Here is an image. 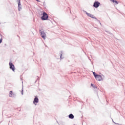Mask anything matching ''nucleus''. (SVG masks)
I'll use <instances>...</instances> for the list:
<instances>
[{
    "instance_id": "0eeeda50",
    "label": "nucleus",
    "mask_w": 125,
    "mask_h": 125,
    "mask_svg": "<svg viewBox=\"0 0 125 125\" xmlns=\"http://www.w3.org/2000/svg\"><path fill=\"white\" fill-rule=\"evenodd\" d=\"M86 14H87V16H89V17H91V18H94V19L95 18L94 16L92 15L91 14L86 13Z\"/></svg>"
},
{
    "instance_id": "f8f14e48",
    "label": "nucleus",
    "mask_w": 125,
    "mask_h": 125,
    "mask_svg": "<svg viewBox=\"0 0 125 125\" xmlns=\"http://www.w3.org/2000/svg\"><path fill=\"white\" fill-rule=\"evenodd\" d=\"M2 42V39H0V43H1Z\"/></svg>"
},
{
    "instance_id": "2eb2a0df",
    "label": "nucleus",
    "mask_w": 125,
    "mask_h": 125,
    "mask_svg": "<svg viewBox=\"0 0 125 125\" xmlns=\"http://www.w3.org/2000/svg\"><path fill=\"white\" fill-rule=\"evenodd\" d=\"M37 1H40V0H36Z\"/></svg>"
},
{
    "instance_id": "ddd939ff",
    "label": "nucleus",
    "mask_w": 125,
    "mask_h": 125,
    "mask_svg": "<svg viewBox=\"0 0 125 125\" xmlns=\"http://www.w3.org/2000/svg\"><path fill=\"white\" fill-rule=\"evenodd\" d=\"M93 87H94V88H96V86H93Z\"/></svg>"
},
{
    "instance_id": "20e7f679",
    "label": "nucleus",
    "mask_w": 125,
    "mask_h": 125,
    "mask_svg": "<svg viewBox=\"0 0 125 125\" xmlns=\"http://www.w3.org/2000/svg\"><path fill=\"white\" fill-rule=\"evenodd\" d=\"M9 66H10V69H11V70H12V71H15V67L14 66V65L13 64V63H12L11 62H10Z\"/></svg>"
},
{
    "instance_id": "1a4fd4ad",
    "label": "nucleus",
    "mask_w": 125,
    "mask_h": 125,
    "mask_svg": "<svg viewBox=\"0 0 125 125\" xmlns=\"http://www.w3.org/2000/svg\"><path fill=\"white\" fill-rule=\"evenodd\" d=\"M69 119H74V118H75V116H74V115L70 114L69 116H68Z\"/></svg>"
},
{
    "instance_id": "9d476101",
    "label": "nucleus",
    "mask_w": 125,
    "mask_h": 125,
    "mask_svg": "<svg viewBox=\"0 0 125 125\" xmlns=\"http://www.w3.org/2000/svg\"><path fill=\"white\" fill-rule=\"evenodd\" d=\"M18 6L19 7H20V5H21V2L20 0H18Z\"/></svg>"
},
{
    "instance_id": "7ed1b4c3",
    "label": "nucleus",
    "mask_w": 125,
    "mask_h": 125,
    "mask_svg": "<svg viewBox=\"0 0 125 125\" xmlns=\"http://www.w3.org/2000/svg\"><path fill=\"white\" fill-rule=\"evenodd\" d=\"M40 35L43 40H45V38H46V34L44 31L40 32Z\"/></svg>"
},
{
    "instance_id": "f257e3e1",
    "label": "nucleus",
    "mask_w": 125,
    "mask_h": 125,
    "mask_svg": "<svg viewBox=\"0 0 125 125\" xmlns=\"http://www.w3.org/2000/svg\"><path fill=\"white\" fill-rule=\"evenodd\" d=\"M93 74L94 76L97 81H99V82H100L103 80V78H102V76H101V75L96 74L95 72H93Z\"/></svg>"
},
{
    "instance_id": "9b49d317",
    "label": "nucleus",
    "mask_w": 125,
    "mask_h": 125,
    "mask_svg": "<svg viewBox=\"0 0 125 125\" xmlns=\"http://www.w3.org/2000/svg\"><path fill=\"white\" fill-rule=\"evenodd\" d=\"M12 95H13L12 91H10L9 97H12Z\"/></svg>"
},
{
    "instance_id": "f03ea898",
    "label": "nucleus",
    "mask_w": 125,
    "mask_h": 125,
    "mask_svg": "<svg viewBox=\"0 0 125 125\" xmlns=\"http://www.w3.org/2000/svg\"><path fill=\"white\" fill-rule=\"evenodd\" d=\"M48 18V15H47V14H46V13L45 12H43V15L41 17L42 20L43 21L44 20H47Z\"/></svg>"
},
{
    "instance_id": "39448f33",
    "label": "nucleus",
    "mask_w": 125,
    "mask_h": 125,
    "mask_svg": "<svg viewBox=\"0 0 125 125\" xmlns=\"http://www.w3.org/2000/svg\"><path fill=\"white\" fill-rule=\"evenodd\" d=\"M100 4V3L98 1L95 2L93 4L94 7L97 8L98 6H99V5Z\"/></svg>"
},
{
    "instance_id": "6e6552de",
    "label": "nucleus",
    "mask_w": 125,
    "mask_h": 125,
    "mask_svg": "<svg viewBox=\"0 0 125 125\" xmlns=\"http://www.w3.org/2000/svg\"><path fill=\"white\" fill-rule=\"evenodd\" d=\"M111 1H112L114 3H116V4H119V2L116 0H111Z\"/></svg>"
},
{
    "instance_id": "4468645a",
    "label": "nucleus",
    "mask_w": 125,
    "mask_h": 125,
    "mask_svg": "<svg viewBox=\"0 0 125 125\" xmlns=\"http://www.w3.org/2000/svg\"><path fill=\"white\" fill-rule=\"evenodd\" d=\"M91 86H94L93 84H92V83L91 84Z\"/></svg>"
},
{
    "instance_id": "423d86ee",
    "label": "nucleus",
    "mask_w": 125,
    "mask_h": 125,
    "mask_svg": "<svg viewBox=\"0 0 125 125\" xmlns=\"http://www.w3.org/2000/svg\"><path fill=\"white\" fill-rule=\"evenodd\" d=\"M33 103L35 104V105H37V104L39 103V98H38V97H35L34 98Z\"/></svg>"
}]
</instances>
